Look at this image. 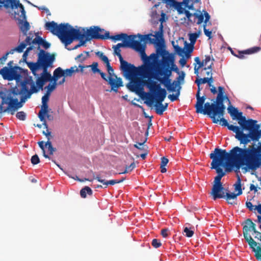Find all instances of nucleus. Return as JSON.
<instances>
[{"instance_id":"obj_1","label":"nucleus","mask_w":261,"mask_h":261,"mask_svg":"<svg viewBox=\"0 0 261 261\" xmlns=\"http://www.w3.org/2000/svg\"><path fill=\"white\" fill-rule=\"evenodd\" d=\"M55 60L54 55H50L43 49H40L36 62H27L28 67L37 79L36 84L31 76L25 78L21 83L22 91L25 92V95L21 99L22 102H25L33 93H37L40 90H42L46 82H57L60 77L65 76L64 71L61 67L54 70L53 76L48 71V68L53 66Z\"/></svg>"},{"instance_id":"obj_2","label":"nucleus","mask_w":261,"mask_h":261,"mask_svg":"<svg viewBox=\"0 0 261 261\" xmlns=\"http://www.w3.org/2000/svg\"><path fill=\"white\" fill-rule=\"evenodd\" d=\"M212 160L211 162V169H215L218 175L215 177L213 185L222 186L221 179L225 173L221 167L225 168L227 172L231 171L233 168L236 171L239 170L244 164L239 156L235 154V151L232 148L227 152L225 149L216 148L214 151L210 154Z\"/></svg>"},{"instance_id":"obj_3","label":"nucleus","mask_w":261,"mask_h":261,"mask_svg":"<svg viewBox=\"0 0 261 261\" xmlns=\"http://www.w3.org/2000/svg\"><path fill=\"white\" fill-rule=\"evenodd\" d=\"M235 154L237 155L245 167L244 168L247 171L248 170H255L261 166V142L258 146L252 143L248 147H243L236 146L233 148Z\"/></svg>"},{"instance_id":"obj_4","label":"nucleus","mask_w":261,"mask_h":261,"mask_svg":"<svg viewBox=\"0 0 261 261\" xmlns=\"http://www.w3.org/2000/svg\"><path fill=\"white\" fill-rule=\"evenodd\" d=\"M173 71L179 73V69L177 66L174 64V59L172 57H163L162 67H159L156 70V76L152 75V78L155 79L162 84L169 92L175 91V88L179 85V81H174L172 83L170 77L172 75V71ZM152 73L153 72H152ZM152 77L150 79V80Z\"/></svg>"},{"instance_id":"obj_5","label":"nucleus","mask_w":261,"mask_h":261,"mask_svg":"<svg viewBox=\"0 0 261 261\" xmlns=\"http://www.w3.org/2000/svg\"><path fill=\"white\" fill-rule=\"evenodd\" d=\"M25 95V92L19 90L17 86L12 87L6 90V92L0 91V98L2 101L0 104V118L3 114L9 113L11 115L14 114L15 111L22 107L21 99Z\"/></svg>"},{"instance_id":"obj_6","label":"nucleus","mask_w":261,"mask_h":261,"mask_svg":"<svg viewBox=\"0 0 261 261\" xmlns=\"http://www.w3.org/2000/svg\"><path fill=\"white\" fill-rule=\"evenodd\" d=\"M145 84L150 91L152 93L148 98V101L146 103L151 106L155 100V104L154 105L155 112L157 114L162 115L166 110L165 107H163V101L165 99L167 95V92L165 89L161 87L160 84H158L155 81L148 79L144 81Z\"/></svg>"},{"instance_id":"obj_7","label":"nucleus","mask_w":261,"mask_h":261,"mask_svg":"<svg viewBox=\"0 0 261 261\" xmlns=\"http://www.w3.org/2000/svg\"><path fill=\"white\" fill-rule=\"evenodd\" d=\"M120 62L121 70L127 76L134 77L136 75H140L143 78L150 79L152 77V64L150 60H147V58L144 59L145 64L139 67H136L134 65L128 63L123 60L121 53L116 55Z\"/></svg>"},{"instance_id":"obj_8","label":"nucleus","mask_w":261,"mask_h":261,"mask_svg":"<svg viewBox=\"0 0 261 261\" xmlns=\"http://www.w3.org/2000/svg\"><path fill=\"white\" fill-rule=\"evenodd\" d=\"M245 225L243 227V232L244 239L248 243L249 247L252 251L255 253L254 256L256 257V253H260L261 247L258 245V243L254 241L250 234V232L252 231L255 236L254 238L261 241V232L257 231L256 228V225L250 219H246L244 222Z\"/></svg>"},{"instance_id":"obj_9","label":"nucleus","mask_w":261,"mask_h":261,"mask_svg":"<svg viewBox=\"0 0 261 261\" xmlns=\"http://www.w3.org/2000/svg\"><path fill=\"white\" fill-rule=\"evenodd\" d=\"M147 36H143L138 34L137 35H134L133 38H126L123 39V43H119L114 46L117 48L120 47H129L132 48L137 52H139L143 59L147 58L149 60V58L147 57L145 54V45L141 44V42L144 41V39L147 38Z\"/></svg>"},{"instance_id":"obj_10","label":"nucleus","mask_w":261,"mask_h":261,"mask_svg":"<svg viewBox=\"0 0 261 261\" xmlns=\"http://www.w3.org/2000/svg\"><path fill=\"white\" fill-rule=\"evenodd\" d=\"M72 28L68 23H61L58 25L54 21L47 22L45 24V28L46 30L49 31L53 34L58 37L61 42L67 43L71 42V40L68 37V34Z\"/></svg>"},{"instance_id":"obj_11","label":"nucleus","mask_w":261,"mask_h":261,"mask_svg":"<svg viewBox=\"0 0 261 261\" xmlns=\"http://www.w3.org/2000/svg\"><path fill=\"white\" fill-rule=\"evenodd\" d=\"M197 101L195 105L196 108V112L197 113H201L204 115H207L212 119L214 123H217L219 120L216 118V113L215 111L213 103H210L207 102L204 103V107L203 108V104L206 99V96L203 95L201 97L196 98Z\"/></svg>"},{"instance_id":"obj_12","label":"nucleus","mask_w":261,"mask_h":261,"mask_svg":"<svg viewBox=\"0 0 261 261\" xmlns=\"http://www.w3.org/2000/svg\"><path fill=\"white\" fill-rule=\"evenodd\" d=\"M218 95L216 100L213 102V105L217 116L220 118L224 116L225 113V106L224 105V101L227 100L229 103H230V101L228 97L225 94V89L223 87H218Z\"/></svg>"},{"instance_id":"obj_13","label":"nucleus","mask_w":261,"mask_h":261,"mask_svg":"<svg viewBox=\"0 0 261 261\" xmlns=\"http://www.w3.org/2000/svg\"><path fill=\"white\" fill-rule=\"evenodd\" d=\"M257 121L252 119L246 120L243 126L242 130H248L249 133L245 134V146L251 141H253L255 138V134L260 130V125L257 124Z\"/></svg>"},{"instance_id":"obj_14","label":"nucleus","mask_w":261,"mask_h":261,"mask_svg":"<svg viewBox=\"0 0 261 261\" xmlns=\"http://www.w3.org/2000/svg\"><path fill=\"white\" fill-rule=\"evenodd\" d=\"M83 31L85 34V37H87V40L90 41L92 39L105 40L106 38H108V36H105V30L97 26L91 27L86 32L85 29H83Z\"/></svg>"},{"instance_id":"obj_15","label":"nucleus","mask_w":261,"mask_h":261,"mask_svg":"<svg viewBox=\"0 0 261 261\" xmlns=\"http://www.w3.org/2000/svg\"><path fill=\"white\" fill-rule=\"evenodd\" d=\"M68 37L69 39V40H71V42L67 44L66 42H64V44L65 46H67L68 45L71 44L73 40L75 39L80 40L79 46H81L84 45L87 41H90L89 40H87V37H85V33L81 32L80 30L74 29L72 27L70 29V30L68 34Z\"/></svg>"},{"instance_id":"obj_16","label":"nucleus","mask_w":261,"mask_h":261,"mask_svg":"<svg viewBox=\"0 0 261 261\" xmlns=\"http://www.w3.org/2000/svg\"><path fill=\"white\" fill-rule=\"evenodd\" d=\"M203 14L201 13L198 14L197 13H192L190 18L188 19V21L191 23L196 22L197 24H200L204 21V24H206L211 16L206 11H203Z\"/></svg>"},{"instance_id":"obj_17","label":"nucleus","mask_w":261,"mask_h":261,"mask_svg":"<svg viewBox=\"0 0 261 261\" xmlns=\"http://www.w3.org/2000/svg\"><path fill=\"white\" fill-rule=\"evenodd\" d=\"M1 7H4L6 8H11L12 9H17L19 8L21 12V16L25 15V10L23 6L20 3L19 0H2L0 2Z\"/></svg>"},{"instance_id":"obj_18","label":"nucleus","mask_w":261,"mask_h":261,"mask_svg":"<svg viewBox=\"0 0 261 261\" xmlns=\"http://www.w3.org/2000/svg\"><path fill=\"white\" fill-rule=\"evenodd\" d=\"M227 110L228 113L233 120L237 119L238 120V123L240 124L241 127H242L246 120V117L242 115V112H239L237 108L231 106H229L228 107Z\"/></svg>"},{"instance_id":"obj_19","label":"nucleus","mask_w":261,"mask_h":261,"mask_svg":"<svg viewBox=\"0 0 261 261\" xmlns=\"http://www.w3.org/2000/svg\"><path fill=\"white\" fill-rule=\"evenodd\" d=\"M228 129L236 133L235 137L237 139L241 144H243L245 146V134L243 132L244 130L238 126H234L232 124H228L227 126Z\"/></svg>"},{"instance_id":"obj_20","label":"nucleus","mask_w":261,"mask_h":261,"mask_svg":"<svg viewBox=\"0 0 261 261\" xmlns=\"http://www.w3.org/2000/svg\"><path fill=\"white\" fill-rule=\"evenodd\" d=\"M90 172L92 174L93 178H91V179L85 178L84 180H82V181L88 180L89 181H92L93 180V179H96L99 182L102 183L103 185H106V186H107L108 185H114L116 184L121 183L125 180V178L122 177L120 179H112V180H110L106 181L104 179H102L99 175L95 176V174L93 172L91 171Z\"/></svg>"},{"instance_id":"obj_21","label":"nucleus","mask_w":261,"mask_h":261,"mask_svg":"<svg viewBox=\"0 0 261 261\" xmlns=\"http://www.w3.org/2000/svg\"><path fill=\"white\" fill-rule=\"evenodd\" d=\"M171 6L177 11L178 14H181L185 13L187 19L190 18L191 13L185 9L186 8L189 9V7L184 3V0H183L182 2H177L175 1Z\"/></svg>"},{"instance_id":"obj_22","label":"nucleus","mask_w":261,"mask_h":261,"mask_svg":"<svg viewBox=\"0 0 261 261\" xmlns=\"http://www.w3.org/2000/svg\"><path fill=\"white\" fill-rule=\"evenodd\" d=\"M224 190L223 186L213 185L211 192L213 199L215 200L217 199L225 198Z\"/></svg>"},{"instance_id":"obj_23","label":"nucleus","mask_w":261,"mask_h":261,"mask_svg":"<svg viewBox=\"0 0 261 261\" xmlns=\"http://www.w3.org/2000/svg\"><path fill=\"white\" fill-rule=\"evenodd\" d=\"M114 76H109L108 83L111 87V91L118 92V88L123 86V83L121 78H114Z\"/></svg>"},{"instance_id":"obj_24","label":"nucleus","mask_w":261,"mask_h":261,"mask_svg":"<svg viewBox=\"0 0 261 261\" xmlns=\"http://www.w3.org/2000/svg\"><path fill=\"white\" fill-rule=\"evenodd\" d=\"M49 112L48 103H42L41 110L38 113V117L41 121L43 122V125L47 127V123L45 119V114Z\"/></svg>"},{"instance_id":"obj_25","label":"nucleus","mask_w":261,"mask_h":261,"mask_svg":"<svg viewBox=\"0 0 261 261\" xmlns=\"http://www.w3.org/2000/svg\"><path fill=\"white\" fill-rule=\"evenodd\" d=\"M31 40L32 38H31L30 36H27V38L24 41L21 42L17 47L11 49V50L13 51V54L15 51H17L19 53H22L28 45L32 44Z\"/></svg>"},{"instance_id":"obj_26","label":"nucleus","mask_w":261,"mask_h":261,"mask_svg":"<svg viewBox=\"0 0 261 261\" xmlns=\"http://www.w3.org/2000/svg\"><path fill=\"white\" fill-rule=\"evenodd\" d=\"M246 206L250 211L256 210L257 212L260 214V215L257 216V219L255 221V222L259 224V228L261 230V204H259L257 206H255V207H254V206L252 205L251 202L247 201L246 202Z\"/></svg>"},{"instance_id":"obj_27","label":"nucleus","mask_w":261,"mask_h":261,"mask_svg":"<svg viewBox=\"0 0 261 261\" xmlns=\"http://www.w3.org/2000/svg\"><path fill=\"white\" fill-rule=\"evenodd\" d=\"M105 36H108V38H106V39H110L115 41L117 40H123L126 38H133L134 35H128L125 33H121L114 36H110V33L108 31H105Z\"/></svg>"},{"instance_id":"obj_28","label":"nucleus","mask_w":261,"mask_h":261,"mask_svg":"<svg viewBox=\"0 0 261 261\" xmlns=\"http://www.w3.org/2000/svg\"><path fill=\"white\" fill-rule=\"evenodd\" d=\"M147 37L146 38V39H148L150 40L151 42H154V41L155 40L158 41L160 40H164L163 39V25L162 24H160V27H159V30L158 31H156L155 32V35L154 36L155 37V39H151V38H149V35H147ZM145 40V39H144V40Z\"/></svg>"},{"instance_id":"obj_29","label":"nucleus","mask_w":261,"mask_h":261,"mask_svg":"<svg viewBox=\"0 0 261 261\" xmlns=\"http://www.w3.org/2000/svg\"><path fill=\"white\" fill-rule=\"evenodd\" d=\"M21 78V75L20 73H19L17 71L14 69V68H11L10 69V76L9 79V81H12L13 80H16L17 82V85H18V83H20V85L21 87V83L23 82L24 80L22 81H20V79ZM18 89L19 90V89L18 88ZM21 89V88L20 89ZM21 90H20V91Z\"/></svg>"},{"instance_id":"obj_30","label":"nucleus","mask_w":261,"mask_h":261,"mask_svg":"<svg viewBox=\"0 0 261 261\" xmlns=\"http://www.w3.org/2000/svg\"><path fill=\"white\" fill-rule=\"evenodd\" d=\"M201 33V31H199L197 32H195L194 33H190L189 34V40L190 41V44L191 46H190L188 48V51L191 53L193 51V45L195 43L197 38L199 37L200 34Z\"/></svg>"},{"instance_id":"obj_31","label":"nucleus","mask_w":261,"mask_h":261,"mask_svg":"<svg viewBox=\"0 0 261 261\" xmlns=\"http://www.w3.org/2000/svg\"><path fill=\"white\" fill-rule=\"evenodd\" d=\"M127 87L131 91L136 93H138L139 91L142 89L141 88L140 81L139 80H133Z\"/></svg>"},{"instance_id":"obj_32","label":"nucleus","mask_w":261,"mask_h":261,"mask_svg":"<svg viewBox=\"0 0 261 261\" xmlns=\"http://www.w3.org/2000/svg\"><path fill=\"white\" fill-rule=\"evenodd\" d=\"M239 196L237 194L233 193H226L225 195V198L227 201V203L229 204L235 205L237 204L236 202L237 196Z\"/></svg>"},{"instance_id":"obj_33","label":"nucleus","mask_w":261,"mask_h":261,"mask_svg":"<svg viewBox=\"0 0 261 261\" xmlns=\"http://www.w3.org/2000/svg\"><path fill=\"white\" fill-rule=\"evenodd\" d=\"M98 63L97 62H93L92 65H86V66H83L82 65H80L79 66V67L81 68L80 71L83 72L84 68H89L90 67L91 68V70L92 72L94 73H98L100 72V70L98 68Z\"/></svg>"},{"instance_id":"obj_34","label":"nucleus","mask_w":261,"mask_h":261,"mask_svg":"<svg viewBox=\"0 0 261 261\" xmlns=\"http://www.w3.org/2000/svg\"><path fill=\"white\" fill-rule=\"evenodd\" d=\"M213 65V63L212 62L210 65H208L207 67H205L202 68L201 70V73L204 76H206V77H210L211 75H212V67Z\"/></svg>"},{"instance_id":"obj_35","label":"nucleus","mask_w":261,"mask_h":261,"mask_svg":"<svg viewBox=\"0 0 261 261\" xmlns=\"http://www.w3.org/2000/svg\"><path fill=\"white\" fill-rule=\"evenodd\" d=\"M30 29V25L27 21L22 22L20 25V29L24 36L27 35V32Z\"/></svg>"},{"instance_id":"obj_36","label":"nucleus","mask_w":261,"mask_h":261,"mask_svg":"<svg viewBox=\"0 0 261 261\" xmlns=\"http://www.w3.org/2000/svg\"><path fill=\"white\" fill-rule=\"evenodd\" d=\"M64 71L65 76H71L74 73L78 72L79 70L76 66H74Z\"/></svg>"},{"instance_id":"obj_37","label":"nucleus","mask_w":261,"mask_h":261,"mask_svg":"<svg viewBox=\"0 0 261 261\" xmlns=\"http://www.w3.org/2000/svg\"><path fill=\"white\" fill-rule=\"evenodd\" d=\"M87 194L89 195H92V191L91 189L88 186L85 187L80 191V195L82 198H86Z\"/></svg>"},{"instance_id":"obj_38","label":"nucleus","mask_w":261,"mask_h":261,"mask_svg":"<svg viewBox=\"0 0 261 261\" xmlns=\"http://www.w3.org/2000/svg\"><path fill=\"white\" fill-rule=\"evenodd\" d=\"M10 69L5 67L0 70V74L3 76L4 79L9 81L10 76Z\"/></svg>"},{"instance_id":"obj_39","label":"nucleus","mask_w":261,"mask_h":261,"mask_svg":"<svg viewBox=\"0 0 261 261\" xmlns=\"http://www.w3.org/2000/svg\"><path fill=\"white\" fill-rule=\"evenodd\" d=\"M235 191H238L237 193L239 196L242 194V190L241 188V179L238 177L237 181L234 184Z\"/></svg>"},{"instance_id":"obj_40","label":"nucleus","mask_w":261,"mask_h":261,"mask_svg":"<svg viewBox=\"0 0 261 261\" xmlns=\"http://www.w3.org/2000/svg\"><path fill=\"white\" fill-rule=\"evenodd\" d=\"M176 88H178L177 90H175L176 93L175 94H170L168 95V98L170 99L171 101H174L178 99V96L180 95V90L181 89V87L180 85L177 86Z\"/></svg>"},{"instance_id":"obj_41","label":"nucleus","mask_w":261,"mask_h":261,"mask_svg":"<svg viewBox=\"0 0 261 261\" xmlns=\"http://www.w3.org/2000/svg\"><path fill=\"white\" fill-rule=\"evenodd\" d=\"M184 3L188 6L189 10H194V5L200 3V0H184Z\"/></svg>"},{"instance_id":"obj_42","label":"nucleus","mask_w":261,"mask_h":261,"mask_svg":"<svg viewBox=\"0 0 261 261\" xmlns=\"http://www.w3.org/2000/svg\"><path fill=\"white\" fill-rule=\"evenodd\" d=\"M45 40L43 39L41 37L38 36H36V37L31 40V43L32 44H38L39 46L38 49L40 48L39 45H41Z\"/></svg>"},{"instance_id":"obj_43","label":"nucleus","mask_w":261,"mask_h":261,"mask_svg":"<svg viewBox=\"0 0 261 261\" xmlns=\"http://www.w3.org/2000/svg\"><path fill=\"white\" fill-rule=\"evenodd\" d=\"M52 84H49L48 86L45 87V89H47L46 93L50 95V93L54 90L57 86V82H52Z\"/></svg>"},{"instance_id":"obj_44","label":"nucleus","mask_w":261,"mask_h":261,"mask_svg":"<svg viewBox=\"0 0 261 261\" xmlns=\"http://www.w3.org/2000/svg\"><path fill=\"white\" fill-rule=\"evenodd\" d=\"M261 49L260 47L254 46L244 50L245 54H252L259 51Z\"/></svg>"},{"instance_id":"obj_45","label":"nucleus","mask_w":261,"mask_h":261,"mask_svg":"<svg viewBox=\"0 0 261 261\" xmlns=\"http://www.w3.org/2000/svg\"><path fill=\"white\" fill-rule=\"evenodd\" d=\"M96 55L104 63L106 64L109 62L108 58L105 56L103 53L101 51H97L96 53Z\"/></svg>"},{"instance_id":"obj_46","label":"nucleus","mask_w":261,"mask_h":261,"mask_svg":"<svg viewBox=\"0 0 261 261\" xmlns=\"http://www.w3.org/2000/svg\"><path fill=\"white\" fill-rule=\"evenodd\" d=\"M207 77H204L203 78L196 77V79L195 82L197 84V85H201V84L207 83Z\"/></svg>"},{"instance_id":"obj_47","label":"nucleus","mask_w":261,"mask_h":261,"mask_svg":"<svg viewBox=\"0 0 261 261\" xmlns=\"http://www.w3.org/2000/svg\"><path fill=\"white\" fill-rule=\"evenodd\" d=\"M106 66L108 73L109 74V76H114L115 78H117V76L114 73V70L111 67L110 62L106 64Z\"/></svg>"},{"instance_id":"obj_48","label":"nucleus","mask_w":261,"mask_h":261,"mask_svg":"<svg viewBox=\"0 0 261 261\" xmlns=\"http://www.w3.org/2000/svg\"><path fill=\"white\" fill-rule=\"evenodd\" d=\"M136 166L134 163H132L129 166H127L125 167V169L124 171L120 172L119 174H125L132 171Z\"/></svg>"},{"instance_id":"obj_49","label":"nucleus","mask_w":261,"mask_h":261,"mask_svg":"<svg viewBox=\"0 0 261 261\" xmlns=\"http://www.w3.org/2000/svg\"><path fill=\"white\" fill-rule=\"evenodd\" d=\"M184 232L185 236L188 238L192 237L194 234V231L187 227L184 228Z\"/></svg>"},{"instance_id":"obj_50","label":"nucleus","mask_w":261,"mask_h":261,"mask_svg":"<svg viewBox=\"0 0 261 261\" xmlns=\"http://www.w3.org/2000/svg\"><path fill=\"white\" fill-rule=\"evenodd\" d=\"M38 144L40 148L42 150L43 156L45 158H48V159H50V158L49 157V156L47 154H46L45 153V148H44V147H45L44 142L43 141H40L38 143Z\"/></svg>"},{"instance_id":"obj_51","label":"nucleus","mask_w":261,"mask_h":261,"mask_svg":"<svg viewBox=\"0 0 261 261\" xmlns=\"http://www.w3.org/2000/svg\"><path fill=\"white\" fill-rule=\"evenodd\" d=\"M84 53L86 54V56H84L83 54H81L75 58V60L80 62L84 61L89 56V52L85 51Z\"/></svg>"},{"instance_id":"obj_52","label":"nucleus","mask_w":261,"mask_h":261,"mask_svg":"<svg viewBox=\"0 0 261 261\" xmlns=\"http://www.w3.org/2000/svg\"><path fill=\"white\" fill-rule=\"evenodd\" d=\"M223 116L221 117H218V116H216V118H217L219 121L217 122H220V124L223 126H227L228 125V123L227 122V120L225 119V118H223Z\"/></svg>"},{"instance_id":"obj_53","label":"nucleus","mask_w":261,"mask_h":261,"mask_svg":"<svg viewBox=\"0 0 261 261\" xmlns=\"http://www.w3.org/2000/svg\"><path fill=\"white\" fill-rule=\"evenodd\" d=\"M16 117L20 120L24 121L26 118V114L23 111H20L16 113Z\"/></svg>"},{"instance_id":"obj_54","label":"nucleus","mask_w":261,"mask_h":261,"mask_svg":"<svg viewBox=\"0 0 261 261\" xmlns=\"http://www.w3.org/2000/svg\"><path fill=\"white\" fill-rule=\"evenodd\" d=\"M175 52L180 56H182L185 53L184 49L178 45H173Z\"/></svg>"},{"instance_id":"obj_55","label":"nucleus","mask_w":261,"mask_h":261,"mask_svg":"<svg viewBox=\"0 0 261 261\" xmlns=\"http://www.w3.org/2000/svg\"><path fill=\"white\" fill-rule=\"evenodd\" d=\"M9 54H13V51L11 50V49L9 51L7 52L2 58H0V63L1 64H4V62L6 61L8 58V56Z\"/></svg>"},{"instance_id":"obj_56","label":"nucleus","mask_w":261,"mask_h":261,"mask_svg":"<svg viewBox=\"0 0 261 261\" xmlns=\"http://www.w3.org/2000/svg\"><path fill=\"white\" fill-rule=\"evenodd\" d=\"M40 162V159L37 154L33 155L31 158V163L33 165H36Z\"/></svg>"},{"instance_id":"obj_57","label":"nucleus","mask_w":261,"mask_h":261,"mask_svg":"<svg viewBox=\"0 0 261 261\" xmlns=\"http://www.w3.org/2000/svg\"><path fill=\"white\" fill-rule=\"evenodd\" d=\"M151 245L153 247L158 248L161 246L162 244L159 240L154 239L152 241Z\"/></svg>"},{"instance_id":"obj_58","label":"nucleus","mask_w":261,"mask_h":261,"mask_svg":"<svg viewBox=\"0 0 261 261\" xmlns=\"http://www.w3.org/2000/svg\"><path fill=\"white\" fill-rule=\"evenodd\" d=\"M206 24H203V31L205 36L208 37L209 39L212 37V31H210L208 29H206Z\"/></svg>"},{"instance_id":"obj_59","label":"nucleus","mask_w":261,"mask_h":261,"mask_svg":"<svg viewBox=\"0 0 261 261\" xmlns=\"http://www.w3.org/2000/svg\"><path fill=\"white\" fill-rule=\"evenodd\" d=\"M46 128V131H43L42 133L44 135H45L46 138H47V140H50V139L52 138V136L51 135V132L49 130L48 128V125H47V127L44 126Z\"/></svg>"},{"instance_id":"obj_60","label":"nucleus","mask_w":261,"mask_h":261,"mask_svg":"<svg viewBox=\"0 0 261 261\" xmlns=\"http://www.w3.org/2000/svg\"><path fill=\"white\" fill-rule=\"evenodd\" d=\"M145 141L146 140L142 143H137L134 145V147L140 150H144V144L145 142Z\"/></svg>"},{"instance_id":"obj_61","label":"nucleus","mask_w":261,"mask_h":261,"mask_svg":"<svg viewBox=\"0 0 261 261\" xmlns=\"http://www.w3.org/2000/svg\"><path fill=\"white\" fill-rule=\"evenodd\" d=\"M49 94L46 93L44 96L42 97V103H47L48 101L49 100Z\"/></svg>"},{"instance_id":"obj_62","label":"nucleus","mask_w":261,"mask_h":261,"mask_svg":"<svg viewBox=\"0 0 261 261\" xmlns=\"http://www.w3.org/2000/svg\"><path fill=\"white\" fill-rule=\"evenodd\" d=\"M161 234L163 237L167 238L169 235V230L166 228L162 229Z\"/></svg>"},{"instance_id":"obj_63","label":"nucleus","mask_w":261,"mask_h":261,"mask_svg":"<svg viewBox=\"0 0 261 261\" xmlns=\"http://www.w3.org/2000/svg\"><path fill=\"white\" fill-rule=\"evenodd\" d=\"M168 162L169 160L167 158H166V157H162L161 158V166H166V165L168 164Z\"/></svg>"},{"instance_id":"obj_64","label":"nucleus","mask_w":261,"mask_h":261,"mask_svg":"<svg viewBox=\"0 0 261 261\" xmlns=\"http://www.w3.org/2000/svg\"><path fill=\"white\" fill-rule=\"evenodd\" d=\"M255 135L256 137L253 141H258L259 139L261 138V130H260L258 132H257V133L255 134Z\"/></svg>"}]
</instances>
